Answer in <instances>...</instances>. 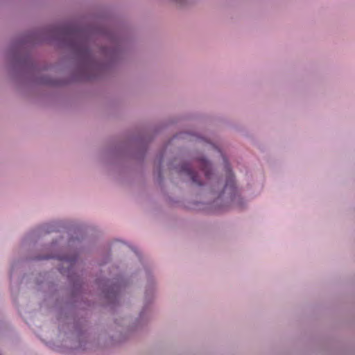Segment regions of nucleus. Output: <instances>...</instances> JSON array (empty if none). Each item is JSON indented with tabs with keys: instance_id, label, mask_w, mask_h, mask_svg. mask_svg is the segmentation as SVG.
I'll list each match as a JSON object with an SVG mask.
<instances>
[{
	"instance_id": "2",
	"label": "nucleus",
	"mask_w": 355,
	"mask_h": 355,
	"mask_svg": "<svg viewBox=\"0 0 355 355\" xmlns=\"http://www.w3.org/2000/svg\"><path fill=\"white\" fill-rule=\"evenodd\" d=\"M180 172L184 173L187 175L189 176L193 182L197 185L201 186L202 184V182L198 180V174L191 169L190 164L184 163L180 167Z\"/></svg>"
},
{
	"instance_id": "1",
	"label": "nucleus",
	"mask_w": 355,
	"mask_h": 355,
	"mask_svg": "<svg viewBox=\"0 0 355 355\" xmlns=\"http://www.w3.org/2000/svg\"><path fill=\"white\" fill-rule=\"evenodd\" d=\"M225 167L227 168V176L226 183L223 191V195L227 194L229 196L231 201L234 202L237 196V190L235 186L234 178L227 164H226Z\"/></svg>"
},
{
	"instance_id": "3",
	"label": "nucleus",
	"mask_w": 355,
	"mask_h": 355,
	"mask_svg": "<svg viewBox=\"0 0 355 355\" xmlns=\"http://www.w3.org/2000/svg\"><path fill=\"white\" fill-rule=\"evenodd\" d=\"M198 165L200 167V169L204 173L206 178L209 179L211 178L209 163L205 159H201L198 161Z\"/></svg>"
}]
</instances>
